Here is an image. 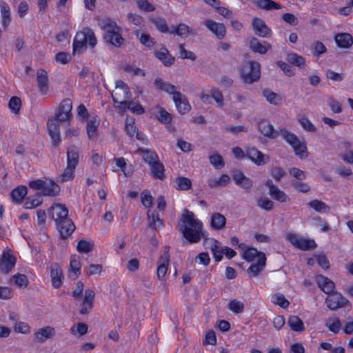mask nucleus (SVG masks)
<instances>
[{
  "mask_svg": "<svg viewBox=\"0 0 353 353\" xmlns=\"http://www.w3.org/2000/svg\"><path fill=\"white\" fill-rule=\"evenodd\" d=\"M176 228L190 243L199 242L205 235L202 222L187 209L179 216Z\"/></svg>",
  "mask_w": 353,
  "mask_h": 353,
  "instance_id": "obj_1",
  "label": "nucleus"
},
{
  "mask_svg": "<svg viewBox=\"0 0 353 353\" xmlns=\"http://www.w3.org/2000/svg\"><path fill=\"white\" fill-rule=\"evenodd\" d=\"M100 28L103 30V39L105 43L120 48L125 41L121 35L122 29L115 21L110 18H104L99 21Z\"/></svg>",
  "mask_w": 353,
  "mask_h": 353,
  "instance_id": "obj_2",
  "label": "nucleus"
},
{
  "mask_svg": "<svg viewBox=\"0 0 353 353\" xmlns=\"http://www.w3.org/2000/svg\"><path fill=\"white\" fill-rule=\"evenodd\" d=\"M260 68V64L256 61H244L239 69L241 79L248 84L258 81L261 77Z\"/></svg>",
  "mask_w": 353,
  "mask_h": 353,
  "instance_id": "obj_3",
  "label": "nucleus"
},
{
  "mask_svg": "<svg viewBox=\"0 0 353 353\" xmlns=\"http://www.w3.org/2000/svg\"><path fill=\"white\" fill-rule=\"evenodd\" d=\"M279 134L292 146L296 155L299 156L301 159L307 156L305 144L302 143L294 134L283 129L280 130Z\"/></svg>",
  "mask_w": 353,
  "mask_h": 353,
  "instance_id": "obj_4",
  "label": "nucleus"
},
{
  "mask_svg": "<svg viewBox=\"0 0 353 353\" xmlns=\"http://www.w3.org/2000/svg\"><path fill=\"white\" fill-rule=\"evenodd\" d=\"M132 97L129 87L121 80H118L115 83V90L112 93L114 103L125 99H130Z\"/></svg>",
  "mask_w": 353,
  "mask_h": 353,
  "instance_id": "obj_5",
  "label": "nucleus"
},
{
  "mask_svg": "<svg viewBox=\"0 0 353 353\" xmlns=\"http://www.w3.org/2000/svg\"><path fill=\"white\" fill-rule=\"evenodd\" d=\"M48 215L54 221L55 224L59 223L63 219L68 218V210L65 205L54 204L48 209Z\"/></svg>",
  "mask_w": 353,
  "mask_h": 353,
  "instance_id": "obj_6",
  "label": "nucleus"
},
{
  "mask_svg": "<svg viewBox=\"0 0 353 353\" xmlns=\"http://www.w3.org/2000/svg\"><path fill=\"white\" fill-rule=\"evenodd\" d=\"M72 102L70 99H63L59 104L57 112L55 113V117L60 121H70L72 118Z\"/></svg>",
  "mask_w": 353,
  "mask_h": 353,
  "instance_id": "obj_7",
  "label": "nucleus"
},
{
  "mask_svg": "<svg viewBox=\"0 0 353 353\" xmlns=\"http://www.w3.org/2000/svg\"><path fill=\"white\" fill-rule=\"evenodd\" d=\"M265 185L268 188L269 194L273 199L282 203L290 200L288 196L283 191L281 190L276 185H275L272 180H267L265 182Z\"/></svg>",
  "mask_w": 353,
  "mask_h": 353,
  "instance_id": "obj_8",
  "label": "nucleus"
},
{
  "mask_svg": "<svg viewBox=\"0 0 353 353\" xmlns=\"http://www.w3.org/2000/svg\"><path fill=\"white\" fill-rule=\"evenodd\" d=\"M60 236L62 239H65L70 236L74 231L76 227L72 221L68 217L63 219V221L56 225Z\"/></svg>",
  "mask_w": 353,
  "mask_h": 353,
  "instance_id": "obj_9",
  "label": "nucleus"
},
{
  "mask_svg": "<svg viewBox=\"0 0 353 353\" xmlns=\"http://www.w3.org/2000/svg\"><path fill=\"white\" fill-rule=\"evenodd\" d=\"M246 157L257 165H265L269 161L268 157H265L263 153L255 148H248Z\"/></svg>",
  "mask_w": 353,
  "mask_h": 353,
  "instance_id": "obj_10",
  "label": "nucleus"
},
{
  "mask_svg": "<svg viewBox=\"0 0 353 353\" xmlns=\"http://www.w3.org/2000/svg\"><path fill=\"white\" fill-rule=\"evenodd\" d=\"M266 264V256L265 254L259 255V258L256 263H253L247 270V272L250 277H256L265 268Z\"/></svg>",
  "mask_w": 353,
  "mask_h": 353,
  "instance_id": "obj_11",
  "label": "nucleus"
},
{
  "mask_svg": "<svg viewBox=\"0 0 353 353\" xmlns=\"http://www.w3.org/2000/svg\"><path fill=\"white\" fill-rule=\"evenodd\" d=\"M252 27L256 35L261 37H269L271 35V30L268 27L263 20L259 18H254Z\"/></svg>",
  "mask_w": 353,
  "mask_h": 353,
  "instance_id": "obj_12",
  "label": "nucleus"
},
{
  "mask_svg": "<svg viewBox=\"0 0 353 353\" xmlns=\"http://www.w3.org/2000/svg\"><path fill=\"white\" fill-rule=\"evenodd\" d=\"M316 281L319 287L325 293L328 294V296L325 299V303L327 307L331 310V300H330V296L331 295V281L327 277L319 274L316 277Z\"/></svg>",
  "mask_w": 353,
  "mask_h": 353,
  "instance_id": "obj_13",
  "label": "nucleus"
},
{
  "mask_svg": "<svg viewBox=\"0 0 353 353\" xmlns=\"http://www.w3.org/2000/svg\"><path fill=\"white\" fill-rule=\"evenodd\" d=\"M56 334L55 329L51 326H46L41 328H39L36 332L34 334V336L37 341V342L43 343L46 340L51 339Z\"/></svg>",
  "mask_w": 353,
  "mask_h": 353,
  "instance_id": "obj_14",
  "label": "nucleus"
},
{
  "mask_svg": "<svg viewBox=\"0 0 353 353\" xmlns=\"http://www.w3.org/2000/svg\"><path fill=\"white\" fill-rule=\"evenodd\" d=\"M203 24L212 32L218 39H222L225 35V27L223 23H216V21L210 19H207L203 21Z\"/></svg>",
  "mask_w": 353,
  "mask_h": 353,
  "instance_id": "obj_15",
  "label": "nucleus"
},
{
  "mask_svg": "<svg viewBox=\"0 0 353 353\" xmlns=\"http://www.w3.org/2000/svg\"><path fill=\"white\" fill-rule=\"evenodd\" d=\"M87 29L88 28H83L81 31H79L77 32L73 44H72V50L73 52L79 51L81 52V50L85 48L87 45Z\"/></svg>",
  "mask_w": 353,
  "mask_h": 353,
  "instance_id": "obj_16",
  "label": "nucleus"
},
{
  "mask_svg": "<svg viewBox=\"0 0 353 353\" xmlns=\"http://www.w3.org/2000/svg\"><path fill=\"white\" fill-rule=\"evenodd\" d=\"M174 97V102L175 106L181 114L188 112L191 110V106L185 95L182 93L175 94Z\"/></svg>",
  "mask_w": 353,
  "mask_h": 353,
  "instance_id": "obj_17",
  "label": "nucleus"
},
{
  "mask_svg": "<svg viewBox=\"0 0 353 353\" xmlns=\"http://www.w3.org/2000/svg\"><path fill=\"white\" fill-rule=\"evenodd\" d=\"M50 269L52 284L54 288L58 289L62 285L63 278L62 270L57 263L51 264Z\"/></svg>",
  "mask_w": 353,
  "mask_h": 353,
  "instance_id": "obj_18",
  "label": "nucleus"
},
{
  "mask_svg": "<svg viewBox=\"0 0 353 353\" xmlns=\"http://www.w3.org/2000/svg\"><path fill=\"white\" fill-rule=\"evenodd\" d=\"M95 293L91 289L85 290L83 296V301L80 310V314H87L88 310L91 309L93 306V301L94 299Z\"/></svg>",
  "mask_w": 353,
  "mask_h": 353,
  "instance_id": "obj_19",
  "label": "nucleus"
},
{
  "mask_svg": "<svg viewBox=\"0 0 353 353\" xmlns=\"http://www.w3.org/2000/svg\"><path fill=\"white\" fill-rule=\"evenodd\" d=\"M154 56L167 67L171 66L175 61V58L172 57L168 50L165 47H162L159 50H156Z\"/></svg>",
  "mask_w": 353,
  "mask_h": 353,
  "instance_id": "obj_20",
  "label": "nucleus"
},
{
  "mask_svg": "<svg viewBox=\"0 0 353 353\" xmlns=\"http://www.w3.org/2000/svg\"><path fill=\"white\" fill-rule=\"evenodd\" d=\"M37 82L39 92L46 94L48 90V76L43 69H39L37 72Z\"/></svg>",
  "mask_w": 353,
  "mask_h": 353,
  "instance_id": "obj_21",
  "label": "nucleus"
},
{
  "mask_svg": "<svg viewBox=\"0 0 353 353\" xmlns=\"http://www.w3.org/2000/svg\"><path fill=\"white\" fill-rule=\"evenodd\" d=\"M250 48L254 52L264 54L271 48V45L267 41L261 42L258 39L252 37L250 40Z\"/></svg>",
  "mask_w": 353,
  "mask_h": 353,
  "instance_id": "obj_22",
  "label": "nucleus"
},
{
  "mask_svg": "<svg viewBox=\"0 0 353 353\" xmlns=\"http://www.w3.org/2000/svg\"><path fill=\"white\" fill-rule=\"evenodd\" d=\"M258 129L261 134L268 138L274 139L279 135V132L274 130L272 125L265 120L259 123Z\"/></svg>",
  "mask_w": 353,
  "mask_h": 353,
  "instance_id": "obj_23",
  "label": "nucleus"
},
{
  "mask_svg": "<svg viewBox=\"0 0 353 353\" xmlns=\"http://www.w3.org/2000/svg\"><path fill=\"white\" fill-rule=\"evenodd\" d=\"M169 246L165 247V253L163 256H161L160 259L162 263L157 268V277L159 280H163L165 276V274L168 271V265L169 263Z\"/></svg>",
  "mask_w": 353,
  "mask_h": 353,
  "instance_id": "obj_24",
  "label": "nucleus"
},
{
  "mask_svg": "<svg viewBox=\"0 0 353 353\" xmlns=\"http://www.w3.org/2000/svg\"><path fill=\"white\" fill-rule=\"evenodd\" d=\"M16 259L8 253H3L0 260V270L2 272L8 274L14 268Z\"/></svg>",
  "mask_w": 353,
  "mask_h": 353,
  "instance_id": "obj_25",
  "label": "nucleus"
},
{
  "mask_svg": "<svg viewBox=\"0 0 353 353\" xmlns=\"http://www.w3.org/2000/svg\"><path fill=\"white\" fill-rule=\"evenodd\" d=\"M334 41L339 48H349L353 44V38L348 33H339L334 36Z\"/></svg>",
  "mask_w": 353,
  "mask_h": 353,
  "instance_id": "obj_26",
  "label": "nucleus"
},
{
  "mask_svg": "<svg viewBox=\"0 0 353 353\" xmlns=\"http://www.w3.org/2000/svg\"><path fill=\"white\" fill-rule=\"evenodd\" d=\"M60 191L59 186L52 180L45 181L41 194L43 196H55Z\"/></svg>",
  "mask_w": 353,
  "mask_h": 353,
  "instance_id": "obj_27",
  "label": "nucleus"
},
{
  "mask_svg": "<svg viewBox=\"0 0 353 353\" xmlns=\"http://www.w3.org/2000/svg\"><path fill=\"white\" fill-rule=\"evenodd\" d=\"M252 3L261 9L266 10H279L282 6L272 0H250Z\"/></svg>",
  "mask_w": 353,
  "mask_h": 353,
  "instance_id": "obj_28",
  "label": "nucleus"
},
{
  "mask_svg": "<svg viewBox=\"0 0 353 353\" xmlns=\"http://www.w3.org/2000/svg\"><path fill=\"white\" fill-rule=\"evenodd\" d=\"M226 223L225 217L219 212H214L210 219V225L213 230H220L225 228Z\"/></svg>",
  "mask_w": 353,
  "mask_h": 353,
  "instance_id": "obj_29",
  "label": "nucleus"
},
{
  "mask_svg": "<svg viewBox=\"0 0 353 353\" xmlns=\"http://www.w3.org/2000/svg\"><path fill=\"white\" fill-rule=\"evenodd\" d=\"M334 284L332 282V311L343 307L349 303V301L341 294L334 290Z\"/></svg>",
  "mask_w": 353,
  "mask_h": 353,
  "instance_id": "obj_30",
  "label": "nucleus"
},
{
  "mask_svg": "<svg viewBox=\"0 0 353 353\" xmlns=\"http://www.w3.org/2000/svg\"><path fill=\"white\" fill-rule=\"evenodd\" d=\"M28 193V189L26 186L24 185H19L12 190L10 192V196L12 201L17 203H20L25 196Z\"/></svg>",
  "mask_w": 353,
  "mask_h": 353,
  "instance_id": "obj_31",
  "label": "nucleus"
},
{
  "mask_svg": "<svg viewBox=\"0 0 353 353\" xmlns=\"http://www.w3.org/2000/svg\"><path fill=\"white\" fill-rule=\"evenodd\" d=\"M148 221V227L151 228L153 230H157L161 228L163 225V220L159 218V214L156 212H152L150 213L149 210L147 212Z\"/></svg>",
  "mask_w": 353,
  "mask_h": 353,
  "instance_id": "obj_32",
  "label": "nucleus"
},
{
  "mask_svg": "<svg viewBox=\"0 0 353 353\" xmlns=\"http://www.w3.org/2000/svg\"><path fill=\"white\" fill-rule=\"evenodd\" d=\"M262 94L265 98L267 101L274 105H279L282 101V98L279 94H276L269 88L263 90Z\"/></svg>",
  "mask_w": 353,
  "mask_h": 353,
  "instance_id": "obj_33",
  "label": "nucleus"
},
{
  "mask_svg": "<svg viewBox=\"0 0 353 353\" xmlns=\"http://www.w3.org/2000/svg\"><path fill=\"white\" fill-rule=\"evenodd\" d=\"M67 164L77 167L79 163V150L75 145L70 146L67 150Z\"/></svg>",
  "mask_w": 353,
  "mask_h": 353,
  "instance_id": "obj_34",
  "label": "nucleus"
},
{
  "mask_svg": "<svg viewBox=\"0 0 353 353\" xmlns=\"http://www.w3.org/2000/svg\"><path fill=\"white\" fill-rule=\"evenodd\" d=\"M230 181V176L226 174H223L219 178L210 179L208 183L210 188H214L218 186L225 187Z\"/></svg>",
  "mask_w": 353,
  "mask_h": 353,
  "instance_id": "obj_35",
  "label": "nucleus"
},
{
  "mask_svg": "<svg viewBox=\"0 0 353 353\" xmlns=\"http://www.w3.org/2000/svg\"><path fill=\"white\" fill-rule=\"evenodd\" d=\"M94 246L93 241L81 239L77 243V250L79 253L87 254L93 250Z\"/></svg>",
  "mask_w": 353,
  "mask_h": 353,
  "instance_id": "obj_36",
  "label": "nucleus"
},
{
  "mask_svg": "<svg viewBox=\"0 0 353 353\" xmlns=\"http://www.w3.org/2000/svg\"><path fill=\"white\" fill-rule=\"evenodd\" d=\"M125 130L128 135H129L130 137H133L134 135H136L137 139L143 140V139L140 137L139 134L138 128L134 125V119L132 118H126Z\"/></svg>",
  "mask_w": 353,
  "mask_h": 353,
  "instance_id": "obj_37",
  "label": "nucleus"
},
{
  "mask_svg": "<svg viewBox=\"0 0 353 353\" xmlns=\"http://www.w3.org/2000/svg\"><path fill=\"white\" fill-rule=\"evenodd\" d=\"M209 248L212 252L213 257L216 262L221 261L223 258V250L219 247V243L217 240L212 239L210 241Z\"/></svg>",
  "mask_w": 353,
  "mask_h": 353,
  "instance_id": "obj_38",
  "label": "nucleus"
},
{
  "mask_svg": "<svg viewBox=\"0 0 353 353\" xmlns=\"http://www.w3.org/2000/svg\"><path fill=\"white\" fill-rule=\"evenodd\" d=\"M288 324L294 332H302L305 330L302 320L297 316H290L288 320Z\"/></svg>",
  "mask_w": 353,
  "mask_h": 353,
  "instance_id": "obj_39",
  "label": "nucleus"
},
{
  "mask_svg": "<svg viewBox=\"0 0 353 353\" xmlns=\"http://www.w3.org/2000/svg\"><path fill=\"white\" fill-rule=\"evenodd\" d=\"M75 168V166L67 164V167L65 168L63 172L57 178V181L63 183L72 180L74 176Z\"/></svg>",
  "mask_w": 353,
  "mask_h": 353,
  "instance_id": "obj_40",
  "label": "nucleus"
},
{
  "mask_svg": "<svg viewBox=\"0 0 353 353\" xmlns=\"http://www.w3.org/2000/svg\"><path fill=\"white\" fill-rule=\"evenodd\" d=\"M151 176L154 179L164 180L165 178V168L160 161L150 169Z\"/></svg>",
  "mask_w": 353,
  "mask_h": 353,
  "instance_id": "obj_41",
  "label": "nucleus"
},
{
  "mask_svg": "<svg viewBox=\"0 0 353 353\" xmlns=\"http://www.w3.org/2000/svg\"><path fill=\"white\" fill-rule=\"evenodd\" d=\"M287 60L291 64L299 67V68H303L305 65V59L296 53H289L287 55Z\"/></svg>",
  "mask_w": 353,
  "mask_h": 353,
  "instance_id": "obj_42",
  "label": "nucleus"
},
{
  "mask_svg": "<svg viewBox=\"0 0 353 353\" xmlns=\"http://www.w3.org/2000/svg\"><path fill=\"white\" fill-rule=\"evenodd\" d=\"M88 325L84 323H78L70 329V332L74 336L80 337L88 332Z\"/></svg>",
  "mask_w": 353,
  "mask_h": 353,
  "instance_id": "obj_43",
  "label": "nucleus"
},
{
  "mask_svg": "<svg viewBox=\"0 0 353 353\" xmlns=\"http://www.w3.org/2000/svg\"><path fill=\"white\" fill-rule=\"evenodd\" d=\"M42 203V199L39 194H36L33 196H28L26 198L24 207L26 209H32Z\"/></svg>",
  "mask_w": 353,
  "mask_h": 353,
  "instance_id": "obj_44",
  "label": "nucleus"
},
{
  "mask_svg": "<svg viewBox=\"0 0 353 353\" xmlns=\"http://www.w3.org/2000/svg\"><path fill=\"white\" fill-rule=\"evenodd\" d=\"M190 33L189 27L184 24L181 23L176 28L172 27L170 29V34H176L181 37H187Z\"/></svg>",
  "mask_w": 353,
  "mask_h": 353,
  "instance_id": "obj_45",
  "label": "nucleus"
},
{
  "mask_svg": "<svg viewBox=\"0 0 353 353\" xmlns=\"http://www.w3.org/2000/svg\"><path fill=\"white\" fill-rule=\"evenodd\" d=\"M261 254L264 253L258 251L256 248H250L243 252L242 256L245 261L251 262L253 261L255 258L258 259L259 258V255Z\"/></svg>",
  "mask_w": 353,
  "mask_h": 353,
  "instance_id": "obj_46",
  "label": "nucleus"
},
{
  "mask_svg": "<svg viewBox=\"0 0 353 353\" xmlns=\"http://www.w3.org/2000/svg\"><path fill=\"white\" fill-rule=\"evenodd\" d=\"M307 205L317 212H325L330 210V207L321 201L312 200Z\"/></svg>",
  "mask_w": 353,
  "mask_h": 353,
  "instance_id": "obj_47",
  "label": "nucleus"
},
{
  "mask_svg": "<svg viewBox=\"0 0 353 353\" xmlns=\"http://www.w3.org/2000/svg\"><path fill=\"white\" fill-rule=\"evenodd\" d=\"M1 13L3 26L6 27L10 23L11 19L10 8L5 2L1 3Z\"/></svg>",
  "mask_w": 353,
  "mask_h": 353,
  "instance_id": "obj_48",
  "label": "nucleus"
},
{
  "mask_svg": "<svg viewBox=\"0 0 353 353\" xmlns=\"http://www.w3.org/2000/svg\"><path fill=\"white\" fill-rule=\"evenodd\" d=\"M316 247V244L314 240L301 237L296 248L301 250H314Z\"/></svg>",
  "mask_w": 353,
  "mask_h": 353,
  "instance_id": "obj_49",
  "label": "nucleus"
},
{
  "mask_svg": "<svg viewBox=\"0 0 353 353\" xmlns=\"http://www.w3.org/2000/svg\"><path fill=\"white\" fill-rule=\"evenodd\" d=\"M176 188L180 190H188L191 188L192 182L186 177L180 176L175 180Z\"/></svg>",
  "mask_w": 353,
  "mask_h": 353,
  "instance_id": "obj_50",
  "label": "nucleus"
},
{
  "mask_svg": "<svg viewBox=\"0 0 353 353\" xmlns=\"http://www.w3.org/2000/svg\"><path fill=\"white\" fill-rule=\"evenodd\" d=\"M99 122L93 118L87 122L86 132L89 139H92L96 135Z\"/></svg>",
  "mask_w": 353,
  "mask_h": 353,
  "instance_id": "obj_51",
  "label": "nucleus"
},
{
  "mask_svg": "<svg viewBox=\"0 0 353 353\" xmlns=\"http://www.w3.org/2000/svg\"><path fill=\"white\" fill-rule=\"evenodd\" d=\"M271 300L273 303L279 305L282 308H287L290 304V302L283 294H272Z\"/></svg>",
  "mask_w": 353,
  "mask_h": 353,
  "instance_id": "obj_52",
  "label": "nucleus"
},
{
  "mask_svg": "<svg viewBox=\"0 0 353 353\" xmlns=\"http://www.w3.org/2000/svg\"><path fill=\"white\" fill-rule=\"evenodd\" d=\"M336 174H337L339 176L351 179H353V172L352 170L349 168H347L344 165L336 166L334 169Z\"/></svg>",
  "mask_w": 353,
  "mask_h": 353,
  "instance_id": "obj_53",
  "label": "nucleus"
},
{
  "mask_svg": "<svg viewBox=\"0 0 353 353\" xmlns=\"http://www.w3.org/2000/svg\"><path fill=\"white\" fill-rule=\"evenodd\" d=\"M141 152L143 153L142 159L145 163L159 159L157 153L154 150L141 149Z\"/></svg>",
  "mask_w": 353,
  "mask_h": 353,
  "instance_id": "obj_54",
  "label": "nucleus"
},
{
  "mask_svg": "<svg viewBox=\"0 0 353 353\" xmlns=\"http://www.w3.org/2000/svg\"><path fill=\"white\" fill-rule=\"evenodd\" d=\"M298 121L302 128L309 132H315L316 128L312 123V122L309 120V119L305 115H299L298 118Z\"/></svg>",
  "mask_w": 353,
  "mask_h": 353,
  "instance_id": "obj_55",
  "label": "nucleus"
},
{
  "mask_svg": "<svg viewBox=\"0 0 353 353\" xmlns=\"http://www.w3.org/2000/svg\"><path fill=\"white\" fill-rule=\"evenodd\" d=\"M152 22L159 32L163 33H170V30L169 29L168 24L164 19L159 17L156 18L152 19Z\"/></svg>",
  "mask_w": 353,
  "mask_h": 353,
  "instance_id": "obj_56",
  "label": "nucleus"
},
{
  "mask_svg": "<svg viewBox=\"0 0 353 353\" xmlns=\"http://www.w3.org/2000/svg\"><path fill=\"white\" fill-rule=\"evenodd\" d=\"M8 107L16 114L20 112L21 107V99L18 97H12L9 101Z\"/></svg>",
  "mask_w": 353,
  "mask_h": 353,
  "instance_id": "obj_57",
  "label": "nucleus"
},
{
  "mask_svg": "<svg viewBox=\"0 0 353 353\" xmlns=\"http://www.w3.org/2000/svg\"><path fill=\"white\" fill-rule=\"evenodd\" d=\"M210 163L216 169L222 168L224 165V161L219 154H214L209 157Z\"/></svg>",
  "mask_w": 353,
  "mask_h": 353,
  "instance_id": "obj_58",
  "label": "nucleus"
},
{
  "mask_svg": "<svg viewBox=\"0 0 353 353\" xmlns=\"http://www.w3.org/2000/svg\"><path fill=\"white\" fill-rule=\"evenodd\" d=\"M228 308L234 313L239 314L243 312L244 305L237 299H233L228 303Z\"/></svg>",
  "mask_w": 353,
  "mask_h": 353,
  "instance_id": "obj_59",
  "label": "nucleus"
},
{
  "mask_svg": "<svg viewBox=\"0 0 353 353\" xmlns=\"http://www.w3.org/2000/svg\"><path fill=\"white\" fill-rule=\"evenodd\" d=\"M12 280L19 288H25L28 283V280L26 275L23 274H17L12 276Z\"/></svg>",
  "mask_w": 353,
  "mask_h": 353,
  "instance_id": "obj_60",
  "label": "nucleus"
},
{
  "mask_svg": "<svg viewBox=\"0 0 353 353\" xmlns=\"http://www.w3.org/2000/svg\"><path fill=\"white\" fill-rule=\"evenodd\" d=\"M180 57L183 59H190L191 61H195L196 59V54L192 52L185 49L184 44H180L179 47Z\"/></svg>",
  "mask_w": 353,
  "mask_h": 353,
  "instance_id": "obj_61",
  "label": "nucleus"
},
{
  "mask_svg": "<svg viewBox=\"0 0 353 353\" xmlns=\"http://www.w3.org/2000/svg\"><path fill=\"white\" fill-rule=\"evenodd\" d=\"M136 2L139 9L142 11L152 12L155 10V6L148 0H136Z\"/></svg>",
  "mask_w": 353,
  "mask_h": 353,
  "instance_id": "obj_62",
  "label": "nucleus"
},
{
  "mask_svg": "<svg viewBox=\"0 0 353 353\" xmlns=\"http://www.w3.org/2000/svg\"><path fill=\"white\" fill-rule=\"evenodd\" d=\"M62 121H60L55 116L52 119H49L48 121V123H47L48 132L60 131L59 122H62Z\"/></svg>",
  "mask_w": 353,
  "mask_h": 353,
  "instance_id": "obj_63",
  "label": "nucleus"
},
{
  "mask_svg": "<svg viewBox=\"0 0 353 353\" xmlns=\"http://www.w3.org/2000/svg\"><path fill=\"white\" fill-rule=\"evenodd\" d=\"M211 96L216 102L218 107L223 108L224 105L223 96L221 90L218 89H212Z\"/></svg>",
  "mask_w": 353,
  "mask_h": 353,
  "instance_id": "obj_64",
  "label": "nucleus"
}]
</instances>
